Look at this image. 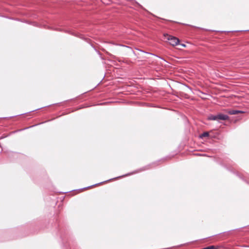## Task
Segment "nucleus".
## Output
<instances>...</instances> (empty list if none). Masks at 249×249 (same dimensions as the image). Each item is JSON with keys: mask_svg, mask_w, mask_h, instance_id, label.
<instances>
[{"mask_svg": "<svg viewBox=\"0 0 249 249\" xmlns=\"http://www.w3.org/2000/svg\"><path fill=\"white\" fill-rule=\"evenodd\" d=\"M167 39L169 43L173 46H176L179 43V40L175 36L167 35Z\"/></svg>", "mask_w": 249, "mask_h": 249, "instance_id": "f257e3e1", "label": "nucleus"}, {"mask_svg": "<svg viewBox=\"0 0 249 249\" xmlns=\"http://www.w3.org/2000/svg\"><path fill=\"white\" fill-rule=\"evenodd\" d=\"M217 121L219 122L221 120L225 121L229 119V116L227 115L219 113L217 114Z\"/></svg>", "mask_w": 249, "mask_h": 249, "instance_id": "f03ea898", "label": "nucleus"}, {"mask_svg": "<svg viewBox=\"0 0 249 249\" xmlns=\"http://www.w3.org/2000/svg\"><path fill=\"white\" fill-rule=\"evenodd\" d=\"M208 119L209 120H213V121H217V115H210L208 117Z\"/></svg>", "mask_w": 249, "mask_h": 249, "instance_id": "7ed1b4c3", "label": "nucleus"}, {"mask_svg": "<svg viewBox=\"0 0 249 249\" xmlns=\"http://www.w3.org/2000/svg\"><path fill=\"white\" fill-rule=\"evenodd\" d=\"M228 112L230 114L234 115V114H237L239 113H241V112H242V111L237 110H230Z\"/></svg>", "mask_w": 249, "mask_h": 249, "instance_id": "20e7f679", "label": "nucleus"}, {"mask_svg": "<svg viewBox=\"0 0 249 249\" xmlns=\"http://www.w3.org/2000/svg\"><path fill=\"white\" fill-rule=\"evenodd\" d=\"M209 135V133L208 132H205L201 134L200 136V138H203L206 137H208Z\"/></svg>", "mask_w": 249, "mask_h": 249, "instance_id": "39448f33", "label": "nucleus"}, {"mask_svg": "<svg viewBox=\"0 0 249 249\" xmlns=\"http://www.w3.org/2000/svg\"><path fill=\"white\" fill-rule=\"evenodd\" d=\"M203 249H216L214 246H209L207 248H205Z\"/></svg>", "mask_w": 249, "mask_h": 249, "instance_id": "423d86ee", "label": "nucleus"}, {"mask_svg": "<svg viewBox=\"0 0 249 249\" xmlns=\"http://www.w3.org/2000/svg\"><path fill=\"white\" fill-rule=\"evenodd\" d=\"M181 46H183V47H185V45L184 44H181Z\"/></svg>", "mask_w": 249, "mask_h": 249, "instance_id": "0eeeda50", "label": "nucleus"}]
</instances>
